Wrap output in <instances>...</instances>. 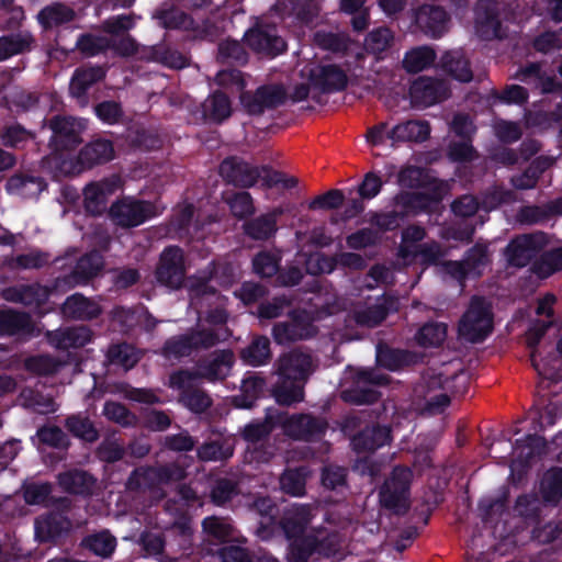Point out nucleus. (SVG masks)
<instances>
[{
  "label": "nucleus",
  "mask_w": 562,
  "mask_h": 562,
  "mask_svg": "<svg viewBox=\"0 0 562 562\" xmlns=\"http://www.w3.org/2000/svg\"><path fill=\"white\" fill-rule=\"evenodd\" d=\"M284 214L281 206L243 223L244 234L252 240H269L278 232V220Z\"/></svg>",
  "instance_id": "393cba45"
},
{
  "label": "nucleus",
  "mask_w": 562,
  "mask_h": 562,
  "mask_svg": "<svg viewBox=\"0 0 562 562\" xmlns=\"http://www.w3.org/2000/svg\"><path fill=\"white\" fill-rule=\"evenodd\" d=\"M413 472L404 465L393 468L390 476L379 491V501L383 508L394 514H405L409 508L411 484Z\"/></svg>",
  "instance_id": "f03ea898"
},
{
  "label": "nucleus",
  "mask_w": 562,
  "mask_h": 562,
  "mask_svg": "<svg viewBox=\"0 0 562 562\" xmlns=\"http://www.w3.org/2000/svg\"><path fill=\"white\" fill-rule=\"evenodd\" d=\"M252 119L255 127L274 133L293 121V113L288 109L280 108H243Z\"/></svg>",
  "instance_id": "c85d7f7f"
},
{
  "label": "nucleus",
  "mask_w": 562,
  "mask_h": 562,
  "mask_svg": "<svg viewBox=\"0 0 562 562\" xmlns=\"http://www.w3.org/2000/svg\"><path fill=\"white\" fill-rule=\"evenodd\" d=\"M441 201L442 194L438 189H434L431 192L402 191L393 199L394 206L402 209L406 217L422 213H438Z\"/></svg>",
  "instance_id": "9b49d317"
},
{
  "label": "nucleus",
  "mask_w": 562,
  "mask_h": 562,
  "mask_svg": "<svg viewBox=\"0 0 562 562\" xmlns=\"http://www.w3.org/2000/svg\"><path fill=\"white\" fill-rule=\"evenodd\" d=\"M115 157L114 144L102 137L93 138L78 153L77 162L82 169H92L95 166L108 164Z\"/></svg>",
  "instance_id": "a878e982"
},
{
  "label": "nucleus",
  "mask_w": 562,
  "mask_h": 562,
  "mask_svg": "<svg viewBox=\"0 0 562 562\" xmlns=\"http://www.w3.org/2000/svg\"><path fill=\"white\" fill-rule=\"evenodd\" d=\"M546 245L543 233L524 234L515 237L506 247V256L510 266L527 267Z\"/></svg>",
  "instance_id": "ddd939ff"
},
{
  "label": "nucleus",
  "mask_w": 562,
  "mask_h": 562,
  "mask_svg": "<svg viewBox=\"0 0 562 562\" xmlns=\"http://www.w3.org/2000/svg\"><path fill=\"white\" fill-rule=\"evenodd\" d=\"M393 40V32L389 27H376L366 36L364 47L367 52L378 55L387 50L391 47Z\"/></svg>",
  "instance_id": "338daca9"
},
{
  "label": "nucleus",
  "mask_w": 562,
  "mask_h": 562,
  "mask_svg": "<svg viewBox=\"0 0 562 562\" xmlns=\"http://www.w3.org/2000/svg\"><path fill=\"white\" fill-rule=\"evenodd\" d=\"M63 316L74 321H92L102 314V306L93 299L76 292L65 300L60 306Z\"/></svg>",
  "instance_id": "cd10ccee"
},
{
  "label": "nucleus",
  "mask_w": 562,
  "mask_h": 562,
  "mask_svg": "<svg viewBox=\"0 0 562 562\" xmlns=\"http://www.w3.org/2000/svg\"><path fill=\"white\" fill-rule=\"evenodd\" d=\"M153 18L158 25L166 30L199 31V25L191 14L176 5L161 7L155 10Z\"/></svg>",
  "instance_id": "f704fd0d"
},
{
  "label": "nucleus",
  "mask_w": 562,
  "mask_h": 562,
  "mask_svg": "<svg viewBox=\"0 0 562 562\" xmlns=\"http://www.w3.org/2000/svg\"><path fill=\"white\" fill-rule=\"evenodd\" d=\"M21 398L23 400L24 407L31 408L38 414H48L56 411L53 397L45 395L41 391L24 389L21 392Z\"/></svg>",
  "instance_id": "0e129e2a"
},
{
  "label": "nucleus",
  "mask_w": 562,
  "mask_h": 562,
  "mask_svg": "<svg viewBox=\"0 0 562 562\" xmlns=\"http://www.w3.org/2000/svg\"><path fill=\"white\" fill-rule=\"evenodd\" d=\"M72 8L61 2H54L44 7L37 14V21L44 30H52L75 20Z\"/></svg>",
  "instance_id": "37998d69"
},
{
  "label": "nucleus",
  "mask_w": 562,
  "mask_h": 562,
  "mask_svg": "<svg viewBox=\"0 0 562 562\" xmlns=\"http://www.w3.org/2000/svg\"><path fill=\"white\" fill-rule=\"evenodd\" d=\"M494 329L491 304L483 296L474 295L458 324V334L471 344L483 342Z\"/></svg>",
  "instance_id": "f257e3e1"
},
{
  "label": "nucleus",
  "mask_w": 562,
  "mask_h": 562,
  "mask_svg": "<svg viewBox=\"0 0 562 562\" xmlns=\"http://www.w3.org/2000/svg\"><path fill=\"white\" fill-rule=\"evenodd\" d=\"M315 334L314 326L299 312L291 313V319L279 322L272 327V336L279 345L304 340Z\"/></svg>",
  "instance_id": "412c9836"
},
{
  "label": "nucleus",
  "mask_w": 562,
  "mask_h": 562,
  "mask_svg": "<svg viewBox=\"0 0 562 562\" xmlns=\"http://www.w3.org/2000/svg\"><path fill=\"white\" fill-rule=\"evenodd\" d=\"M103 268V261L98 254L82 256L70 273L57 277L54 280L56 291L66 292L77 285L87 284L95 278Z\"/></svg>",
  "instance_id": "f8f14e48"
},
{
  "label": "nucleus",
  "mask_w": 562,
  "mask_h": 562,
  "mask_svg": "<svg viewBox=\"0 0 562 562\" xmlns=\"http://www.w3.org/2000/svg\"><path fill=\"white\" fill-rule=\"evenodd\" d=\"M436 57V52L431 47H414L405 53L402 66L407 72L417 74L432 66Z\"/></svg>",
  "instance_id": "603ef678"
},
{
  "label": "nucleus",
  "mask_w": 562,
  "mask_h": 562,
  "mask_svg": "<svg viewBox=\"0 0 562 562\" xmlns=\"http://www.w3.org/2000/svg\"><path fill=\"white\" fill-rule=\"evenodd\" d=\"M286 562H310L316 553V535L308 533L288 539Z\"/></svg>",
  "instance_id": "de8ad7c7"
},
{
  "label": "nucleus",
  "mask_w": 562,
  "mask_h": 562,
  "mask_svg": "<svg viewBox=\"0 0 562 562\" xmlns=\"http://www.w3.org/2000/svg\"><path fill=\"white\" fill-rule=\"evenodd\" d=\"M539 491L544 503L558 505L562 501V468L549 469L540 481Z\"/></svg>",
  "instance_id": "3c124183"
},
{
  "label": "nucleus",
  "mask_w": 562,
  "mask_h": 562,
  "mask_svg": "<svg viewBox=\"0 0 562 562\" xmlns=\"http://www.w3.org/2000/svg\"><path fill=\"white\" fill-rule=\"evenodd\" d=\"M57 482L64 492L87 497L93 494L97 479L85 470L72 469L59 473Z\"/></svg>",
  "instance_id": "473e14b6"
},
{
  "label": "nucleus",
  "mask_w": 562,
  "mask_h": 562,
  "mask_svg": "<svg viewBox=\"0 0 562 562\" xmlns=\"http://www.w3.org/2000/svg\"><path fill=\"white\" fill-rule=\"evenodd\" d=\"M35 436L41 445L57 450H68L71 445L68 435L56 425L40 427Z\"/></svg>",
  "instance_id": "4d7b16f0"
},
{
  "label": "nucleus",
  "mask_w": 562,
  "mask_h": 562,
  "mask_svg": "<svg viewBox=\"0 0 562 562\" xmlns=\"http://www.w3.org/2000/svg\"><path fill=\"white\" fill-rule=\"evenodd\" d=\"M528 97L529 94L525 87L519 85H510L507 86L502 92L497 91L496 89H491V91L485 95L484 105H495L496 103L522 105L527 103Z\"/></svg>",
  "instance_id": "5fc2aeb1"
},
{
  "label": "nucleus",
  "mask_w": 562,
  "mask_h": 562,
  "mask_svg": "<svg viewBox=\"0 0 562 562\" xmlns=\"http://www.w3.org/2000/svg\"><path fill=\"white\" fill-rule=\"evenodd\" d=\"M260 186L263 189H272L281 186L283 189H293L299 181L295 177H288L284 172L274 170L269 165L259 166Z\"/></svg>",
  "instance_id": "052dcab7"
},
{
  "label": "nucleus",
  "mask_w": 562,
  "mask_h": 562,
  "mask_svg": "<svg viewBox=\"0 0 562 562\" xmlns=\"http://www.w3.org/2000/svg\"><path fill=\"white\" fill-rule=\"evenodd\" d=\"M33 38L31 35L12 33L0 36V61L31 49Z\"/></svg>",
  "instance_id": "6e6d98bb"
},
{
  "label": "nucleus",
  "mask_w": 562,
  "mask_h": 562,
  "mask_svg": "<svg viewBox=\"0 0 562 562\" xmlns=\"http://www.w3.org/2000/svg\"><path fill=\"white\" fill-rule=\"evenodd\" d=\"M288 99V91L282 83L259 86L255 92L243 91L239 105H282Z\"/></svg>",
  "instance_id": "2f4dec72"
},
{
  "label": "nucleus",
  "mask_w": 562,
  "mask_h": 562,
  "mask_svg": "<svg viewBox=\"0 0 562 562\" xmlns=\"http://www.w3.org/2000/svg\"><path fill=\"white\" fill-rule=\"evenodd\" d=\"M35 324L27 312L0 308V337H33Z\"/></svg>",
  "instance_id": "b1692460"
},
{
  "label": "nucleus",
  "mask_w": 562,
  "mask_h": 562,
  "mask_svg": "<svg viewBox=\"0 0 562 562\" xmlns=\"http://www.w3.org/2000/svg\"><path fill=\"white\" fill-rule=\"evenodd\" d=\"M240 494V484L234 476L215 477L210 485V502L218 507H225Z\"/></svg>",
  "instance_id": "ea45409f"
},
{
  "label": "nucleus",
  "mask_w": 562,
  "mask_h": 562,
  "mask_svg": "<svg viewBox=\"0 0 562 562\" xmlns=\"http://www.w3.org/2000/svg\"><path fill=\"white\" fill-rule=\"evenodd\" d=\"M450 87L443 79L419 77L409 88L411 105H437L450 97Z\"/></svg>",
  "instance_id": "4468645a"
},
{
  "label": "nucleus",
  "mask_w": 562,
  "mask_h": 562,
  "mask_svg": "<svg viewBox=\"0 0 562 562\" xmlns=\"http://www.w3.org/2000/svg\"><path fill=\"white\" fill-rule=\"evenodd\" d=\"M91 340V331L85 326L69 327L49 334V341L57 349L80 348Z\"/></svg>",
  "instance_id": "c03bdc74"
},
{
  "label": "nucleus",
  "mask_w": 562,
  "mask_h": 562,
  "mask_svg": "<svg viewBox=\"0 0 562 562\" xmlns=\"http://www.w3.org/2000/svg\"><path fill=\"white\" fill-rule=\"evenodd\" d=\"M157 282L171 290L182 288L186 279L184 254L179 246H167L155 270Z\"/></svg>",
  "instance_id": "0eeeda50"
},
{
  "label": "nucleus",
  "mask_w": 562,
  "mask_h": 562,
  "mask_svg": "<svg viewBox=\"0 0 562 562\" xmlns=\"http://www.w3.org/2000/svg\"><path fill=\"white\" fill-rule=\"evenodd\" d=\"M398 300L392 295L383 294L375 303L355 313V321L360 326H379L391 312L397 311Z\"/></svg>",
  "instance_id": "7c9ffc66"
},
{
  "label": "nucleus",
  "mask_w": 562,
  "mask_h": 562,
  "mask_svg": "<svg viewBox=\"0 0 562 562\" xmlns=\"http://www.w3.org/2000/svg\"><path fill=\"white\" fill-rule=\"evenodd\" d=\"M392 440V429L389 426L372 424L355 434L350 445L356 453H373L389 445Z\"/></svg>",
  "instance_id": "4be33fe9"
},
{
  "label": "nucleus",
  "mask_w": 562,
  "mask_h": 562,
  "mask_svg": "<svg viewBox=\"0 0 562 562\" xmlns=\"http://www.w3.org/2000/svg\"><path fill=\"white\" fill-rule=\"evenodd\" d=\"M267 381L259 375H249L243 380L241 392L233 397V404L237 408L249 409L257 400L265 396Z\"/></svg>",
  "instance_id": "a19ab883"
},
{
  "label": "nucleus",
  "mask_w": 562,
  "mask_h": 562,
  "mask_svg": "<svg viewBox=\"0 0 562 562\" xmlns=\"http://www.w3.org/2000/svg\"><path fill=\"white\" fill-rule=\"evenodd\" d=\"M314 43L319 48L331 53H345L349 47V38L345 34L326 31L315 32Z\"/></svg>",
  "instance_id": "69168bd1"
},
{
  "label": "nucleus",
  "mask_w": 562,
  "mask_h": 562,
  "mask_svg": "<svg viewBox=\"0 0 562 562\" xmlns=\"http://www.w3.org/2000/svg\"><path fill=\"white\" fill-rule=\"evenodd\" d=\"M108 66L83 64L77 67L69 82V92L78 101H85L88 91L106 77Z\"/></svg>",
  "instance_id": "aec40b11"
},
{
  "label": "nucleus",
  "mask_w": 562,
  "mask_h": 562,
  "mask_svg": "<svg viewBox=\"0 0 562 562\" xmlns=\"http://www.w3.org/2000/svg\"><path fill=\"white\" fill-rule=\"evenodd\" d=\"M312 86L324 93L341 91L347 87L348 77L337 65H324L310 75Z\"/></svg>",
  "instance_id": "c756f323"
},
{
  "label": "nucleus",
  "mask_w": 562,
  "mask_h": 562,
  "mask_svg": "<svg viewBox=\"0 0 562 562\" xmlns=\"http://www.w3.org/2000/svg\"><path fill=\"white\" fill-rule=\"evenodd\" d=\"M248 509L257 519V536L262 540L272 538L278 531L280 508L270 496H256Z\"/></svg>",
  "instance_id": "2eb2a0df"
},
{
  "label": "nucleus",
  "mask_w": 562,
  "mask_h": 562,
  "mask_svg": "<svg viewBox=\"0 0 562 562\" xmlns=\"http://www.w3.org/2000/svg\"><path fill=\"white\" fill-rule=\"evenodd\" d=\"M221 337L215 329L201 328L168 338L162 348L161 355L167 359H181L190 357L199 350H207L216 346Z\"/></svg>",
  "instance_id": "7ed1b4c3"
},
{
  "label": "nucleus",
  "mask_w": 562,
  "mask_h": 562,
  "mask_svg": "<svg viewBox=\"0 0 562 562\" xmlns=\"http://www.w3.org/2000/svg\"><path fill=\"white\" fill-rule=\"evenodd\" d=\"M110 48L111 38L100 34L82 33L76 41V49L87 58L105 54Z\"/></svg>",
  "instance_id": "864d4df0"
},
{
  "label": "nucleus",
  "mask_w": 562,
  "mask_h": 562,
  "mask_svg": "<svg viewBox=\"0 0 562 562\" xmlns=\"http://www.w3.org/2000/svg\"><path fill=\"white\" fill-rule=\"evenodd\" d=\"M312 357L299 349L284 352L276 362L279 378L305 382L312 373Z\"/></svg>",
  "instance_id": "6ab92c4d"
},
{
  "label": "nucleus",
  "mask_w": 562,
  "mask_h": 562,
  "mask_svg": "<svg viewBox=\"0 0 562 562\" xmlns=\"http://www.w3.org/2000/svg\"><path fill=\"white\" fill-rule=\"evenodd\" d=\"M198 379L192 370L179 369L169 376V386L179 392V403L193 414L205 413L213 404L212 397L203 389L193 384Z\"/></svg>",
  "instance_id": "20e7f679"
},
{
  "label": "nucleus",
  "mask_w": 562,
  "mask_h": 562,
  "mask_svg": "<svg viewBox=\"0 0 562 562\" xmlns=\"http://www.w3.org/2000/svg\"><path fill=\"white\" fill-rule=\"evenodd\" d=\"M117 541L109 530L85 536L80 541V548L102 559H109L115 551Z\"/></svg>",
  "instance_id": "a18cd8bd"
},
{
  "label": "nucleus",
  "mask_w": 562,
  "mask_h": 562,
  "mask_svg": "<svg viewBox=\"0 0 562 562\" xmlns=\"http://www.w3.org/2000/svg\"><path fill=\"white\" fill-rule=\"evenodd\" d=\"M281 418L282 413L268 408L262 420H254L244 427L241 436L247 442L257 443L268 438L281 425Z\"/></svg>",
  "instance_id": "4c0bfd02"
},
{
  "label": "nucleus",
  "mask_w": 562,
  "mask_h": 562,
  "mask_svg": "<svg viewBox=\"0 0 562 562\" xmlns=\"http://www.w3.org/2000/svg\"><path fill=\"white\" fill-rule=\"evenodd\" d=\"M64 427L75 438L86 443H94L100 438V432L94 423L85 413H77L67 416Z\"/></svg>",
  "instance_id": "58836bf2"
},
{
  "label": "nucleus",
  "mask_w": 562,
  "mask_h": 562,
  "mask_svg": "<svg viewBox=\"0 0 562 562\" xmlns=\"http://www.w3.org/2000/svg\"><path fill=\"white\" fill-rule=\"evenodd\" d=\"M532 270L542 278H548L562 270V246L544 251L535 260Z\"/></svg>",
  "instance_id": "bf43d9fd"
},
{
  "label": "nucleus",
  "mask_w": 562,
  "mask_h": 562,
  "mask_svg": "<svg viewBox=\"0 0 562 562\" xmlns=\"http://www.w3.org/2000/svg\"><path fill=\"white\" fill-rule=\"evenodd\" d=\"M475 31L483 41L503 38L502 22L494 8L479 7L476 11Z\"/></svg>",
  "instance_id": "79ce46f5"
},
{
  "label": "nucleus",
  "mask_w": 562,
  "mask_h": 562,
  "mask_svg": "<svg viewBox=\"0 0 562 562\" xmlns=\"http://www.w3.org/2000/svg\"><path fill=\"white\" fill-rule=\"evenodd\" d=\"M281 257L269 250L257 252L252 260V271L260 278L273 277L280 268Z\"/></svg>",
  "instance_id": "680f3d73"
},
{
  "label": "nucleus",
  "mask_w": 562,
  "mask_h": 562,
  "mask_svg": "<svg viewBox=\"0 0 562 562\" xmlns=\"http://www.w3.org/2000/svg\"><path fill=\"white\" fill-rule=\"evenodd\" d=\"M223 180L237 188L249 189L259 183L260 169L241 157L228 156L218 166Z\"/></svg>",
  "instance_id": "1a4fd4ad"
},
{
  "label": "nucleus",
  "mask_w": 562,
  "mask_h": 562,
  "mask_svg": "<svg viewBox=\"0 0 562 562\" xmlns=\"http://www.w3.org/2000/svg\"><path fill=\"white\" fill-rule=\"evenodd\" d=\"M45 189H47V182L43 177L24 172L12 175L5 183L9 194L23 199H36Z\"/></svg>",
  "instance_id": "72a5a7b5"
},
{
  "label": "nucleus",
  "mask_w": 562,
  "mask_h": 562,
  "mask_svg": "<svg viewBox=\"0 0 562 562\" xmlns=\"http://www.w3.org/2000/svg\"><path fill=\"white\" fill-rule=\"evenodd\" d=\"M514 512L527 521L538 522L541 515V502L538 495H519L515 502Z\"/></svg>",
  "instance_id": "e2e57ef3"
},
{
  "label": "nucleus",
  "mask_w": 562,
  "mask_h": 562,
  "mask_svg": "<svg viewBox=\"0 0 562 562\" xmlns=\"http://www.w3.org/2000/svg\"><path fill=\"white\" fill-rule=\"evenodd\" d=\"M245 44L258 54L276 57L286 50L285 41L271 24H256L244 35Z\"/></svg>",
  "instance_id": "9d476101"
},
{
  "label": "nucleus",
  "mask_w": 562,
  "mask_h": 562,
  "mask_svg": "<svg viewBox=\"0 0 562 562\" xmlns=\"http://www.w3.org/2000/svg\"><path fill=\"white\" fill-rule=\"evenodd\" d=\"M225 202L237 218H246L255 213L252 196L247 191L233 192L225 198Z\"/></svg>",
  "instance_id": "774afa93"
},
{
  "label": "nucleus",
  "mask_w": 562,
  "mask_h": 562,
  "mask_svg": "<svg viewBox=\"0 0 562 562\" xmlns=\"http://www.w3.org/2000/svg\"><path fill=\"white\" fill-rule=\"evenodd\" d=\"M312 509L308 505H293L278 518V530L281 529L286 539L305 536L312 521Z\"/></svg>",
  "instance_id": "bb28decb"
},
{
  "label": "nucleus",
  "mask_w": 562,
  "mask_h": 562,
  "mask_svg": "<svg viewBox=\"0 0 562 562\" xmlns=\"http://www.w3.org/2000/svg\"><path fill=\"white\" fill-rule=\"evenodd\" d=\"M276 14L282 19H292L302 25H308L316 16L317 11L308 0H280L274 5Z\"/></svg>",
  "instance_id": "c9c22d12"
},
{
  "label": "nucleus",
  "mask_w": 562,
  "mask_h": 562,
  "mask_svg": "<svg viewBox=\"0 0 562 562\" xmlns=\"http://www.w3.org/2000/svg\"><path fill=\"white\" fill-rule=\"evenodd\" d=\"M440 66L453 79L470 82L473 79L470 60L461 49L446 52L440 58Z\"/></svg>",
  "instance_id": "e433bc0d"
},
{
  "label": "nucleus",
  "mask_w": 562,
  "mask_h": 562,
  "mask_svg": "<svg viewBox=\"0 0 562 562\" xmlns=\"http://www.w3.org/2000/svg\"><path fill=\"white\" fill-rule=\"evenodd\" d=\"M54 292H57L54 289V284L47 286L38 282L20 283L5 288L2 291V296L5 301L11 303L42 307L48 302Z\"/></svg>",
  "instance_id": "f3484780"
},
{
  "label": "nucleus",
  "mask_w": 562,
  "mask_h": 562,
  "mask_svg": "<svg viewBox=\"0 0 562 562\" xmlns=\"http://www.w3.org/2000/svg\"><path fill=\"white\" fill-rule=\"evenodd\" d=\"M270 339L266 336H255L249 345L241 349L240 358L252 367L267 364L271 359Z\"/></svg>",
  "instance_id": "09e8293b"
},
{
  "label": "nucleus",
  "mask_w": 562,
  "mask_h": 562,
  "mask_svg": "<svg viewBox=\"0 0 562 562\" xmlns=\"http://www.w3.org/2000/svg\"><path fill=\"white\" fill-rule=\"evenodd\" d=\"M156 215L153 202L128 196L116 200L109 209V217L122 228L137 227Z\"/></svg>",
  "instance_id": "39448f33"
},
{
  "label": "nucleus",
  "mask_w": 562,
  "mask_h": 562,
  "mask_svg": "<svg viewBox=\"0 0 562 562\" xmlns=\"http://www.w3.org/2000/svg\"><path fill=\"white\" fill-rule=\"evenodd\" d=\"M447 337V325L438 322L424 324L416 334V341L420 347H438Z\"/></svg>",
  "instance_id": "13d9d810"
},
{
  "label": "nucleus",
  "mask_w": 562,
  "mask_h": 562,
  "mask_svg": "<svg viewBox=\"0 0 562 562\" xmlns=\"http://www.w3.org/2000/svg\"><path fill=\"white\" fill-rule=\"evenodd\" d=\"M450 16L441 5L423 4L415 11L416 25L432 38H439L448 29Z\"/></svg>",
  "instance_id": "5701e85b"
},
{
  "label": "nucleus",
  "mask_w": 562,
  "mask_h": 562,
  "mask_svg": "<svg viewBox=\"0 0 562 562\" xmlns=\"http://www.w3.org/2000/svg\"><path fill=\"white\" fill-rule=\"evenodd\" d=\"M281 425L286 436L306 442L321 440L328 429V422L325 417L308 413H296L291 416L282 414Z\"/></svg>",
  "instance_id": "423d86ee"
},
{
  "label": "nucleus",
  "mask_w": 562,
  "mask_h": 562,
  "mask_svg": "<svg viewBox=\"0 0 562 562\" xmlns=\"http://www.w3.org/2000/svg\"><path fill=\"white\" fill-rule=\"evenodd\" d=\"M71 527L68 515L57 512L43 514L34 522L35 537L42 543H56L69 533Z\"/></svg>",
  "instance_id": "a211bd4d"
},
{
  "label": "nucleus",
  "mask_w": 562,
  "mask_h": 562,
  "mask_svg": "<svg viewBox=\"0 0 562 562\" xmlns=\"http://www.w3.org/2000/svg\"><path fill=\"white\" fill-rule=\"evenodd\" d=\"M430 126L427 122L407 121L395 125L387 134L393 142L422 143L428 139Z\"/></svg>",
  "instance_id": "49530a36"
},
{
  "label": "nucleus",
  "mask_w": 562,
  "mask_h": 562,
  "mask_svg": "<svg viewBox=\"0 0 562 562\" xmlns=\"http://www.w3.org/2000/svg\"><path fill=\"white\" fill-rule=\"evenodd\" d=\"M304 384L305 382L279 378L272 389V395L279 405L290 406L303 401Z\"/></svg>",
  "instance_id": "8fccbe9b"
},
{
  "label": "nucleus",
  "mask_w": 562,
  "mask_h": 562,
  "mask_svg": "<svg viewBox=\"0 0 562 562\" xmlns=\"http://www.w3.org/2000/svg\"><path fill=\"white\" fill-rule=\"evenodd\" d=\"M52 130L50 146L55 151H70L82 142L81 134L86 128L82 120L72 116L56 115L49 121Z\"/></svg>",
  "instance_id": "6e6552de"
},
{
  "label": "nucleus",
  "mask_w": 562,
  "mask_h": 562,
  "mask_svg": "<svg viewBox=\"0 0 562 562\" xmlns=\"http://www.w3.org/2000/svg\"><path fill=\"white\" fill-rule=\"evenodd\" d=\"M234 362L235 358L232 350H215L207 358L199 360L196 370L192 371V374L198 380L223 381L229 375Z\"/></svg>",
  "instance_id": "dca6fc26"
}]
</instances>
